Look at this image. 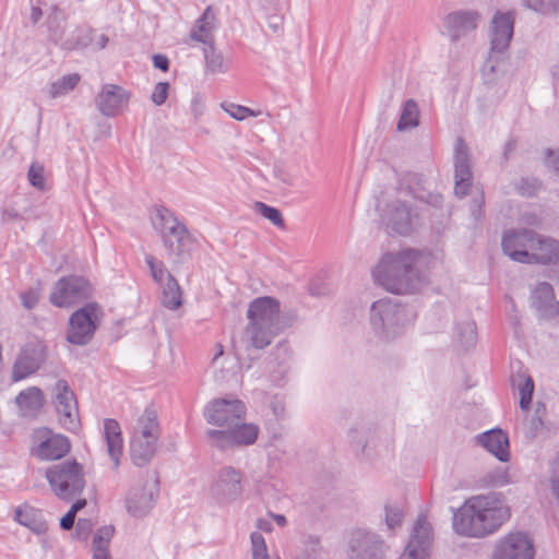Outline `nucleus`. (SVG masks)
Returning <instances> with one entry per match:
<instances>
[{
	"instance_id": "nucleus-1",
	"label": "nucleus",
	"mask_w": 559,
	"mask_h": 559,
	"mask_svg": "<svg viewBox=\"0 0 559 559\" xmlns=\"http://www.w3.org/2000/svg\"><path fill=\"white\" fill-rule=\"evenodd\" d=\"M246 405L238 399H216L204 408L207 424L218 427L205 432L209 444L219 451L253 444L260 433L258 425L245 423Z\"/></svg>"
},
{
	"instance_id": "nucleus-2",
	"label": "nucleus",
	"mask_w": 559,
	"mask_h": 559,
	"mask_svg": "<svg viewBox=\"0 0 559 559\" xmlns=\"http://www.w3.org/2000/svg\"><path fill=\"white\" fill-rule=\"evenodd\" d=\"M421 264L423 255L417 250L386 252L372 267L371 276L386 292L396 295L413 294L427 283Z\"/></svg>"
},
{
	"instance_id": "nucleus-3",
	"label": "nucleus",
	"mask_w": 559,
	"mask_h": 559,
	"mask_svg": "<svg viewBox=\"0 0 559 559\" xmlns=\"http://www.w3.org/2000/svg\"><path fill=\"white\" fill-rule=\"evenodd\" d=\"M510 518L501 493L475 496L453 514V528L463 536L485 537L495 533Z\"/></svg>"
},
{
	"instance_id": "nucleus-4",
	"label": "nucleus",
	"mask_w": 559,
	"mask_h": 559,
	"mask_svg": "<svg viewBox=\"0 0 559 559\" xmlns=\"http://www.w3.org/2000/svg\"><path fill=\"white\" fill-rule=\"evenodd\" d=\"M280 311V301L273 297H259L250 302L245 336L252 347L265 348L283 330Z\"/></svg>"
},
{
	"instance_id": "nucleus-5",
	"label": "nucleus",
	"mask_w": 559,
	"mask_h": 559,
	"mask_svg": "<svg viewBox=\"0 0 559 559\" xmlns=\"http://www.w3.org/2000/svg\"><path fill=\"white\" fill-rule=\"evenodd\" d=\"M154 226L162 238L168 260L173 264L186 262L194 246V238L186 225L173 212L160 207L156 212Z\"/></svg>"
},
{
	"instance_id": "nucleus-6",
	"label": "nucleus",
	"mask_w": 559,
	"mask_h": 559,
	"mask_svg": "<svg viewBox=\"0 0 559 559\" xmlns=\"http://www.w3.org/2000/svg\"><path fill=\"white\" fill-rule=\"evenodd\" d=\"M159 438L157 413L154 408L147 407L136 419L130 439V455L136 466L141 467L151 462L157 452Z\"/></svg>"
},
{
	"instance_id": "nucleus-7",
	"label": "nucleus",
	"mask_w": 559,
	"mask_h": 559,
	"mask_svg": "<svg viewBox=\"0 0 559 559\" xmlns=\"http://www.w3.org/2000/svg\"><path fill=\"white\" fill-rule=\"evenodd\" d=\"M415 312L392 298H382L370 307V324L372 330L386 340L393 338L403 329L414 322Z\"/></svg>"
},
{
	"instance_id": "nucleus-8",
	"label": "nucleus",
	"mask_w": 559,
	"mask_h": 559,
	"mask_svg": "<svg viewBox=\"0 0 559 559\" xmlns=\"http://www.w3.org/2000/svg\"><path fill=\"white\" fill-rule=\"evenodd\" d=\"M45 477L55 496L66 502L80 497L86 485L84 467L75 460L49 466Z\"/></svg>"
},
{
	"instance_id": "nucleus-9",
	"label": "nucleus",
	"mask_w": 559,
	"mask_h": 559,
	"mask_svg": "<svg viewBox=\"0 0 559 559\" xmlns=\"http://www.w3.org/2000/svg\"><path fill=\"white\" fill-rule=\"evenodd\" d=\"M415 197L407 189H399L396 197L380 210L381 223L388 231L402 236L411 234L417 222Z\"/></svg>"
},
{
	"instance_id": "nucleus-10",
	"label": "nucleus",
	"mask_w": 559,
	"mask_h": 559,
	"mask_svg": "<svg viewBox=\"0 0 559 559\" xmlns=\"http://www.w3.org/2000/svg\"><path fill=\"white\" fill-rule=\"evenodd\" d=\"M515 14L513 11H497L489 25L490 50L484 72H495L499 56L510 46L513 37Z\"/></svg>"
},
{
	"instance_id": "nucleus-11",
	"label": "nucleus",
	"mask_w": 559,
	"mask_h": 559,
	"mask_svg": "<svg viewBox=\"0 0 559 559\" xmlns=\"http://www.w3.org/2000/svg\"><path fill=\"white\" fill-rule=\"evenodd\" d=\"M158 496V478L155 472H146L126 493L124 507L133 518L146 516Z\"/></svg>"
},
{
	"instance_id": "nucleus-12",
	"label": "nucleus",
	"mask_w": 559,
	"mask_h": 559,
	"mask_svg": "<svg viewBox=\"0 0 559 559\" xmlns=\"http://www.w3.org/2000/svg\"><path fill=\"white\" fill-rule=\"evenodd\" d=\"M103 310L96 302H88L74 311L69 319L67 341L73 345H87L102 320Z\"/></svg>"
},
{
	"instance_id": "nucleus-13",
	"label": "nucleus",
	"mask_w": 559,
	"mask_h": 559,
	"mask_svg": "<svg viewBox=\"0 0 559 559\" xmlns=\"http://www.w3.org/2000/svg\"><path fill=\"white\" fill-rule=\"evenodd\" d=\"M51 392L59 424L69 431H75L80 427V418L74 392L63 379L53 384Z\"/></svg>"
},
{
	"instance_id": "nucleus-14",
	"label": "nucleus",
	"mask_w": 559,
	"mask_h": 559,
	"mask_svg": "<svg viewBox=\"0 0 559 559\" xmlns=\"http://www.w3.org/2000/svg\"><path fill=\"white\" fill-rule=\"evenodd\" d=\"M243 474L233 466H224L211 485L212 497L221 504H229L239 500L243 492Z\"/></svg>"
},
{
	"instance_id": "nucleus-15",
	"label": "nucleus",
	"mask_w": 559,
	"mask_h": 559,
	"mask_svg": "<svg viewBox=\"0 0 559 559\" xmlns=\"http://www.w3.org/2000/svg\"><path fill=\"white\" fill-rule=\"evenodd\" d=\"M145 262L153 280L162 288V305L169 310L178 309L182 305V290L177 280L167 271L164 262L157 261L152 254L145 257Z\"/></svg>"
},
{
	"instance_id": "nucleus-16",
	"label": "nucleus",
	"mask_w": 559,
	"mask_h": 559,
	"mask_svg": "<svg viewBox=\"0 0 559 559\" xmlns=\"http://www.w3.org/2000/svg\"><path fill=\"white\" fill-rule=\"evenodd\" d=\"M92 295L90 283L81 276L60 278L50 294V302L57 307H70Z\"/></svg>"
},
{
	"instance_id": "nucleus-17",
	"label": "nucleus",
	"mask_w": 559,
	"mask_h": 559,
	"mask_svg": "<svg viewBox=\"0 0 559 559\" xmlns=\"http://www.w3.org/2000/svg\"><path fill=\"white\" fill-rule=\"evenodd\" d=\"M35 447L33 453L41 461H53L66 456L71 450L70 440L48 428H40L35 432Z\"/></svg>"
},
{
	"instance_id": "nucleus-18",
	"label": "nucleus",
	"mask_w": 559,
	"mask_h": 559,
	"mask_svg": "<svg viewBox=\"0 0 559 559\" xmlns=\"http://www.w3.org/2000/svg\"><path fill=\"white\" fill-rule=\"evenodd\" d=\"M432 544V527L423 515L416 520L409 542L400 559H427Z\"/></svg>"
},
{
	"instance_id": "nucleus-19",
	"label": "nucleus",
	"mask_w": 559,
	"mask_h": 559,
	"mask_svg": "<svg viewBox=\"0 0 559 559\" xmlns=\"http://www.w3.org/2000/svg\"><path fill=\"white\" fill-rule=\"evenodd\" d=\"M454 193L465 197L472 186V163L469 148L462 138H459L454 146Z\"/></svg>"
},
{
	"instance_id": "nucleus-20",
	"label": "nucleus",
	"mask_w": 559,
	"mask_h": 559,
	"mask_svg": "<svg viewBox=\"0 0 559 559\" xmlns=\"http://www.w3.org/2000/svg\"><path fill=\"white\" fill-rule=\"evenodd\" d=\"M384 542L374 533L357 531L350 540L349 559H384Z\"/></svg>"
},
{
	"instance_id": "nucleus-21",
	"label": "nucleus",
	"mask_w": 559,
	"mask_h": 559,
	"mask_svg": "<svg viewBox=\"0 0 559 559\" xmlns=\"http://www.w3.org/2000/svg\"><path fill=\"white\" fill-rule=\"evenodd\" d=\"M534 231L531 229H513L507 231L502 237V250L513 261L527 263L530 261V251Z\"/></svg>"
},
{
	"instance_id": "nucleus-22",
	"label": "nucleus",
	"mask_w": 559,
	"mask_h": 559,
	"mask_svg": "<svg viewBox=\"0 0 559 559\" xmlns=\"http://www.w3.org/2000/svg\"><path fill=\"white\" fill-rule=\"evenodd\" d=\"M534 547L523 533H511L497 546L492 559H533Z\"/></svg>"
},
{
	"instance_id": "nucleus-23",
	"label": "nucleus",
	"mask_w": 559,
	"mask_h": 559,
	"mask_svg": "<svg viewBox=\"0 0 559 559\" xmlns=\"http://www.w3.org/2000/svg\"><path fill=\"white\" fill-rule=\"evenodd\" d=\"M480 20V14L474 10H462L445 15L443 26L452 41H457L474 32Z\"/></svg>"
},
{
	"instance_id": "nucleus-24",
	"label": "nucleus",
	"mask_w": 559,
	"mask_h": 559,
	"mask_svg": "<svg viewBox=\"0 0 559 559\" xmlns=\"http://www.w3.org/2000/svg\"><path fill=\"white\" fill-rule=\"evenodd\" d=\"M130 95L121 86L105 84L95 98L98 110L106 117H116L129 103Z\"/></svg>"
},
{
	"instance_id": "nucleus-25",
	"label": "nucleus",
	"mask_w": 559,
	"mask_h": 559,
	"mask_svg": "<svg viewBox=\"0 0 559 559\" xmlns=\"http://www.w3.org/2000/svg\"><path fill=\"white\" fill-rule=\"evenodd\" d=\"M527 263L552 264L559 261V240L534 231Z\"/></svg>"
},
{
	"instance_id": "nucleus-26",
	"label": "nucleus",
	"mask_w": 559,
	"mask_h": 559,
	"mask_svg": "<svg viewBox=\"0 0 559 559\" xmlns=\"http://www.w3.org/2000/svg\"><path fill=\"white\" fill-rule=\"evenodd\" d=\"M62 22H64V16L57 7H53L51 9V12L48 16V29L51 39L61 46V48L66 50H73L76 48H82L87 46L90 39L87 37H80L76 38H66L64 39V28L62 26Z\"/></svg>"
},
{
	"instance_id": "nucleus-27",
	"label": "nucleus",
	"mask_w": 559,
	"mask_h": 559,
	"mask_svg": "<svg viewBox=\"0 0 559 559\" xmlns=\"http://www.w3.org/2000/svg\"><path fill=\"white\" fill-rule=\"evenodd\" d=\"M477 443L495 455L501 462L510 459L509 437L501 429H491L480 433L476 438Z\"/></svg>"
},
{
	"instance_id": "nucleus-28",
	"label": "nucleus",
	"mask_w": 559,
	"mask_h": 559,
	"mask_svg": "<svg viewBox=\"0 0 559 559\" xmlns=\"http://www.w3.org/2000/svg\"><path fill=\"white\" fill-rule=\"evenodd\" d=\"M533 307L544 316H550L559 310L555 301L552 286L546 282L538 283L531 294Z\"/></svg>"
},
{
	"instance_id": "nucleus-29",
	"label": "nucleus",
	"mask_w": 559,
	"mask_h": 559,
	"mask_svg": "<svg viewBox=\"0 0 559 559\" xmlns=\"http://www.w3.org/2000/svg\"><path fill=\"white\" fill-rule=\"evenodd\" d=\"M104 437L107 444V452L114 462L115 468H117L120 464V456L123 449L121 428L117 420L110 418L105 419Z\"/></svg>"
},
{
	"instance_id": "nucleus-30",
	"label": "nucleus",
	"mask_w": 559,
	"mask_h": 559,
	"mask_svg": "<svg viewBox=\"0 0 559 559\" xmlns=\"http://www.w3.org/2000/svg\"><path fill=\"white\" fill-rule=\"evenodd\" d=\"M14 520L36 535H43L48 530L47 522L44 520L41 511L27 504L17 507L14 510Z\"/></svg>"
},
{
	"instance_id": "nucleus-31",
	"label": "nucleus",
	"mask_w": 559,
	"mask_h": 559,
	"mask_svg": "<svg viewBox=\"0 0 559 559\" xmlns=\"http://www.w3.org/2000/svg\"><path fill=\"white\" fill-rule=\"evenodd\" d=\"M216 28V17L212 7H207L190 32L191 39L205 44L214 43L213 33Z\"/></svg>"
},
{
	"instance_id": "nucleus-32",
	"label": "nucleus",
	"mask_w": 559,
	"mask_h": 559,
	"mask_svg": "<svg viewBox=\"0 0 559 559\" xmlns=\"http://www.w3.org/2000/svg\"><path fill=\"white\" fill-rule=\"evenodd\" d=\"M15 402L24 416H33L44 405V393L40 389L31 386L20 392Z\"/></svg>"
},
{
	"instance_id": "nucleus-33",
	"label": "nucleus",
	"mask_w": 559,
	"mask_h": 559,
	"mask_svg": "<svg viewBox=\"0 0 559 559\" xmlns=\"http://www.w3.org/2000/svg\"><path fill=\"white\" fill-rule=\"evenodd\" d=\"M115 528L112 525H105L97 530L92 540L93 559H112L109 545L114 536Z\"/></svg>"
},
{
	"instance_id": "nucleus-34",
	"label": "nucleus",
	"mask_w": 559,
	"mask_h": 559,
	"mask_svg": "<svg viewBox=\"0 0 559 559\" xmlns=\"http://www.w3.org/2000/svg\"><path fill=\"white\" fill-rule=\"evenodd\" d=\"M39 369L38 359L28 353L21 354L14 362L12 370V381L17 382Z\"/></svg>"
},
{
	"instance_id": "nucleus-35",
	"label": "nucleus",
	"mask_w": 559,
	"mask_h": 559,
	"mask_svg": "<svg viewBox=\"0 0 559 559\" xmlns=\"http://www.w3.org/2000/svg\"><path fill=\"white\" fill-rule=\"evenodd\" d=\"M205 69L212 74H223L229 69V62L225 60L223 52L214 48V44L204 48Z\"/></svg>"
},
{
	"instance_id": "nucleus-36",
	"label": "nucleus",
	"mask_w": 559,
	"mask_h": 559,
	"mask_svg": "<svg viewBox=\"0 0 559 559\" xmlns=\"http://www.w3.org/2000/svg\"><path fill=\"white\" fill-rule=\"evenodd\" d=\"M513 385L518 388L520 393V407L527 411L534 392V381L525 373H518L512 379Z\"/></svg>"
},
{
	"instance_id": "nucleus-37",
	"label": "nucleus",
	"mask_w": 559,
	"mask_h": 559,
	"mask_svg": "<svg viewBox=\"0 0 559 559\" xmlns=\"http://www.w3.org/2000/svg\"><path fill=\"white\" fill-rule=\"evenodd\" d=\"M419 122V108L414 99H407L404 104L400 120L397 122V130L405 131L418 126Z\"/></svg>"
},
{
	"instance_id": "nucleus-38",
	"label": "nucleus",
	"mask_w": 559,
	"mask_h": 559,
	"mask_svg": "<svg viewBox=\"0 0 559 559\" xmlns=\"http://www.w3.org/2000/svg\"><path fill=\"white\" fill-rule=\"evenodd\" d=\"M79 82L80 75L78 73L64 75L56 82L51 83L49 95L51 98L64 96L71 91H73L75 86L79 84Z\"/></svg>"
},
{
	"instance_id": "nucleus-39",
	"label": "nucleus",
	"mask_w": 559,
	"mask_h": 559,
	"mask_svg": "<svg viewBox=\"0 0 559 559\" xmlns=\"http://www.w3.org/2000/svg\"><path fill=\"white\" fill-rule=\"evenodd\" d=\"M250 554L251 559H280L278 556H271L269 554L265 538L260 532H252L250 534Z\"/></svg>"
},
{
	"instance_id": "nucleus-40",
	"label": "nucleus",
	"mask_w": 559,
	"mask_h": 559,
	"mask_svg": "<svg viewBox=\"0 0 559 559\" xmlns=\"http://www.w3.org/2000/svg\"><path fill=\"white\" fill-rule=\"evenodd\" d=\"M254 210L261 216L270 221L273 225L278 228H285V222L282 213L276 207L270 206L263 202H257L254 204Z\"/></svg>"
},
{
	"instance_id": "nucleus-41",
	"label": "nucleus",
	"mask_w": 559,
	"mask_h": 559,
	"mask_svg": "<svg viewBox=\"0 0 559 559\" xmlns=\"http://www.w3.org/2000/svg\"><path fill=\"white\" fill-rule=\"evenodd\" d=\"M222 108L234 119L242 121L248 117H257L259 112L234 103H224Z\"/></svg>"
},
{
	"instance_id": "nucleus-42",
	"label": "nucleus",
	"mask_w": 559,
	"mask_h": 559,
	"mask_svg": "<svg viewBox=\"0 0 559 559\" xmlns=\"http://www.w3.org/2000/svg\"><path fill=\"white\" fill-rule=\"evenodd\" d=\"M86 504V499H78L71 506L70 510L60 519V527L64 531L73 528L76 513L84 509Z\"/></svg>"
},
{
	"instance_id": "nucleus-43",
	"label": "nucleus",
	"mask_w": 559,
	"mask_h": 559,
	"mask_svg": "<svg viewBox=\"0 0 559 559\" xmlns=\"http://www.w3.org/2000/svg\"><path fill=\"white\" fill-rule=\"evenodd\" d=\"M459 336L462 346L468 348L476 343V324L473 321H466L459 326Z\"/></svg>"
},
{
	"instance_id": "nucleus-44",
	"label": "nucleus",
	"mask_w": 559,
	"mask_h": 559,
	"mask_svg": "<svg viewBox=\"0 0 559 559\" xmlns=\"http://www.w3.org/2000/svg\"><path fill=\"white\" fill-rule=\"evenodd\" d=\"M384 521L389 530L400 526L403 520V511L397 506H385Z\"/></svg>"
},
{
	"instance_id": "nucleus-45",
	"label": "nucleus",
	"mask_w": 559,
	"mask_h": 559,
	"mask_svg": "<svg viewBox=\"0 0 559 559\" xmlns=\"http://www.w3.org/2000/svg\"><path fill=\"white\" fill-rule=\"evenodd\" d=\"M27 177L33 187L39 190L45 188L44 167L41 165L33 163L28 169Z\"/></svg>"
},
{
	"instance_id": "nucleus-46",
	"label": "nucleus",
	"mask_w": 559,
	"mask_h": 559,
	"mask_svg": "<svg viewBox=\"0 0 559 559\" xmlns=\"http://www.w3.org/2000/svg\"><path fill=\"white\" fill-rule=\"evenodd\" d=\"M545 406L537 404L535 408V415L530 421L528 436L535 437L544 427L543 416L545 415Z\"/></svg>"
},
{
	"instance_id": "nucleus-47",
	"label": "nucleus",
	"mask_w": 559,
	"mask_h": 559,
	"mask_svg": "<svg viewBox=\"0 0 559 559\" xmlns=\"http://www.w3.org/2000/svg\"><path fill=\"white\" fill-rule=\"evenodd\" d=\"M511 483L507 468H498L487 475V484L495 487H501Z\"/></svg>"
},
{
	"instance_id": "nucleus-48",
	"label": "nucleus",
	"mask_w": 559,
	"mask_h": 559,
	"mask_svg": "<svg viewBox=\"0 0 559 559\" xmlns=\"http://www.w3.org/2000/svg\"><path fill=\"white\" fill-rule=\"evenodd\" d=\"M93 531V523L88 519H79L75 525L74 537L86 540Z\"/></svg>"
},
{
	"instance_id": "nucleus-49",
	"label": "nucleus",
	"mask_w": 559,
	"mask_h": 559,
	"mask_svg": "<svg viewBox=\"0 0 559 559\" xmlns=\"http://www.w3.org/2000/svg\"><path fill=\"white\" fill-rule=\"evenodd\" d=\"M168 90H169V84L167 82H158L155 85L154 91L152 93V96H151L152 102L156 106L163 105L167 99Z\"/></svg>"
},
{
	"instance_id": "nucleus-50",
	"label": "nucleus",
	"mask_w": 559,
	"mask_h": 559,
	"mask_svg": "<svg viewBox=\"0 0 559 559\" xmlns=\"http://www.w3.org/2000/svg\"><path fill=\"white\" fill-rule=\"evenodd\" d=\"M22 305L26 309H33L39 300L38 289L31 288L20 295Z\"/></svg>"
},
{
	"instance_id": "nucleus-51",
	"label": "nucleus",
	"mask_w": 559,
	"mask_h": 559,
	"mask_svg": "<svg viewBox=\"0 0 559 559\" xmlns=\"http://www.w3.org/2000/svg\"><path fill=\"white\" fill-rule=\"evenodd\" d=\"M551 486L555 495L559 498V451L551 463Z\"/></svg>"
},
{
	"instance_id": "nucleus-52",
	"label": "nucleus",
	"mask_w": 559,
	"mask_h": 559,
	"mask_svg": "<svg viewBox=\"0 0 559 559\" xmlns=\"http://www.w3.org/2000/svg\"><path fill=\"white\" fill-rule=\"evenodd\" d=\"M546 165L550 168L557 176H559V151L548 150L546 153Z\"/></svg>"
},
{
	"instance_id": "nucleus-53",
	"label": "nucleus",
	"mask_w": 559,
	"mask_h": 559,
	"mask_svg": "<svg viewBox=\"0 0 559 559\" xmlns=\"http://www.w3.org/2000/svg\"><path fill=\"white\" fill-rule=\"evenodd\" d=\"M523 1H524V5L527 7L528 9L539 12V13H543V14H547L548 0H523Z\"/></svg>"
},
{
	"instance_id": "nucleus-54",
	"label": "nucleus",
	"mask_w": 559,
	"mask_h": 559,
	"mask_svg": "<svg viewBox=\"0 0 559 559\" xmlns=\"http://www.w3.org/2000/svg\"><path fill=\"white\" fill-rule=\"evenodd\" d=\"M154 67L160 69L162 71H167L169 68L168 58L164 55H155L153 57Z\"/></svg>"
},
{
	"instance_id": "nucleus-55",
	"label": "nucleus",
	"mask_w": 559,
	"mask_h": 559,
	"mask_svg": "<svg viewBox=\"0 0 559 559\" xmlns=\"http://www.w3.org/2000/svg\"><path fill=\"white\" fill-rule=\"evenodd\" d=\"M255 527L258 528V531L264 533H271L273 531L272 523L269 520L262 518L257 519Z\"/></svg>"
},
{
	"instance_id": "nucleus-56",
	"label": "nucleus",
	"mask_w": 559,
	"mask_h": 559,
	"mask_svg": "<svg viewBox=\"0 0 559 559\" xmlns=\"http://www.w3.org/2000/svg\"><path fill=\"white\" fill-rule=\"evenodd\" d=\"M310 542L312 544L311 551H304L297 557V559H318L314 549V547L318 546V539L310 537Z\"/></svg>"
},
{
	"instance_id": "nucleus-57",
	"label": "nucleus",
	"mask_w": 559,
	"mask_h": 559,
	"mask_svg": "<svg viewBox=\"0 0 559 559\" xmlns=\"http://www.w3.org/2000/svg\"><path fill=\"white\" fill-rule=\"evenodd\" d=\"M192 112L195 119H198L203 114V104L199 97H194L192 99Z\"/></svg>"
},
{
	"instance_id": "nucleus-58",
	"label": "nucleus",
	"mask_w": 559,
	"mask_h": 559,
	"mask_svg": "<svg viewBox=\"0 0 559 559\" xmlns=\"http://www.w3.org/2000/svg\"><path fill=\"white\" fill-rule=\"evenodd\" d=\"M476 209H473V215L475 218H478L481 215V206L484 204V194L480 193L479 197L474 200Z\"/></svg>"
},
{
	"instance_id": "nucleus-59",
	"label": "nucleus",
	"mask_w": 559,
	"mask_h": 559,
	"mask_svg": "<svg viewBox=\"0 0 559 559\" xmlns=\"http://www.w3.org/2000/svg\"><path fill=\"white\" fill-rule=\"evenodd\" d=\"M547 14L559 15V0H548Z\"/></svg>"
},
{
	"instance_id": "nucleus-60",
	"label": "nucleus",
	"mask_w": 559,
	"mask_h": 559,
	"mask_svg": "<svg viewBox=\"0 0 559 559\" xmlns=\"http://www.w3.org/2000/svg\"><path fill=\"white\" fill-rule=\"evenodd\" d=\"M43 16V12L38 7H32L31 10V21L33 24H36Z\"/></svg>"
},
{
	"instance_id": "nucleus-61",
	"label": "nucleus",
	"mask_w": 559,
	"mask_h": 559,
	"mask_svg": "<svg viewBox=\"0 0 559 559\" xmlns=\"http://www.w3.org/2000/svg\"><path fill=\"white\" fill-rule=\"evenodd\" d=\"M270 515L273 518V520L277 523L280 526H285L287 523L286 518L283 514H274L270 513Z\"/></svg>"
},
{
	"instance_id": "nucleus-62",
	"label": "nucleus",
	"mask_w": 559,
	"mask_h": 559,
	"mask_svg": "<svg viewBox=\"0 0 559 559\" xmlns=\"http://www.w3.org/2000/svg\"><path fill=\"white\" fill-rule=\"evenodd\" d=\"M108 41L109 38L106 35H100L97 40V45L100 49H104L107 46Z\"/></svg>"
},
{
	"instance_id": "nucleus-63",
	"label": "nucleus",
	"mask_w": 559,
	"mask_h": 559,
	"mask_svg": "<svg viewBox=\"0 0 559 559\" xmlns=\"http://www.w3.org/2000/svg\"><path fill=\"white\" fill-rule=\"evenodd\" d=\"M273 414L280 418L284 415V406L283 405H274L273 406Z\"/></svg>"
},
{
	"instance_id": "nucleus-64",
	"label": "nucleus",
	"mask_w": 559,
	"mask_h": 559,
	"mask_svg": "<svg viewBox=\"0 0 559 559\" xmlns=\"http://www.w3.org/2000/svg\"><path fill=\"white\" fill-rule=\"evenodd\" d=\"M513 148H514V143L513 142H508L507 145H506V154L508 152H511Z\"/></svg>"
}]
</instances>
